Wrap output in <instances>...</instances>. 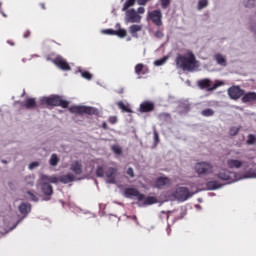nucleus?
Segmentation results:
<instances>
[{"instance_id":"nucleus-1","label":"nucleus","mask_w":256,"mask_h":256,"mask_svg":"<svg viewBox=\"0 0 256 256\" xmlns=\"http://www.w3.org/2000/svg\"><path fill=\"white\" fill-rule=\"evenodd\" d=\"M176 68L182 71H195L197 69V58L193 52H189L186 56L179 54L176 59Z\"/></svg>"},{"instance_id":"nucleus-2","label":"nucleus","mask_w":256,"mask_h":256,"mask_svg":"<svg viewBox=\"0 0 256 256\" xmlns=\"http://www.w3.org/2000/svg\"><path fill=\"white\" fill-rule=\"evenodd\" d=\"M124 195L128 198L137 197L138 201H144L143 205H155V203H157V198L153 196H148L145 198V194H141V192L135 188H127Z\"/></svg>"},{"instance_id":"nucleus-3","label":"nucleus","mask_w":256,"mask_h":256,"mask_svg":"<svg viewBox=\"0 0 256 256\" xmlns=\"http://www.w3.org/2000/svg\"><path fill=\"white\" fill-rule=\"evenodd\" d=\"M41 104L48 105L49 107H62V109H67V107H69V101L64 100L61 96L58 95L43 97L41 99Z\"/></svg>"},{"instance_id":"nucleus-4","label":"nucleus","mask_w":256,"mask_h":256,"mask_svg":"<svg viewBox=\"0 0 256 256\" xmlns=\"http://www.w3.org/2000/svg\"><path fill=\"white\" fill-rule=\"evenodd\" d=\"M145 14V8L139 7L137 10L135 8H130L125 10V21L126 23H141L143 17L141 15Z\"/></svg>"},{"instance_id":"nucleus-5","label":"nucleus","mask_w":256,"mask_h":256,"mask_svg":"<svg viewBox=\"0 0 256 256\" xmlns=\"http://www.w3.org/2000/svg\"><path fill=\"white\" fill-rule=\"evenodd\" d=\"M69 111L74 115H97V109L91 106H71Z\"/></svg>"},{"instance_id":"nucleus-6","label":"nucleus","mask_w":256,"mask_h":256,"mask_svg":"<svg viewBox=\"0 0 256 256\" xmlns=\"http://www.w3.org/2000/svg\"><path fill=\"white\" fill-rule=\"evenodd\" d=\"M194 171L201 177L202 175L207 176L213 173V164L209 162H198L194 166Z\"/></svg>"},{"instance_id":"nucleus-7","label":"nucleus","mask_w":256,"mask_h":256,"mask_svg":"<svg viewBox=\"0 0 256 256\" xmlns=\"http://www.w3.org/2000/svg\"><path fill=\"white\" fill-rule=\"evenodd\" d=\"M224 85L222 81L217 80L213 85H211V79L204 78L201 80H198L197 86L199 89H206V91H215V89H218V87H221Z\"/></svg>"},{"instance_id":"nucleus-8","label":"nucleus","mask_w":256,"mask_h":256,"mask_svg":"<svg viewBox=\"0 0 256 256\" xmlns=\"http://www.w3.org/2000/svg\"><path fill=\"white\" fill-rule=\"evenodd\" d=\"M149 19L156 25V27H162L163 26V13H161V10H154L148 13Z\"/></svg>"},{"instance_id":"nucleus-9","label":"nucleus","mask_w":256,"mask_h":256,"mask_svg":"<svg viewBox=\"0 0 256 256\" xmlns=\"http://www.w3.org/2000/svg\"><path fill=\"white\" fill-rule=\"evenodd\" d=\"M228 95L230 99L237 101V99H241L245 95V90L241 89L239 86H232L228 89Z\"/></svg>"},{"instance_id":"nucleus-10","label":"nucleus","mask_w":256,"mask_h":256,"mask_svg":"<svg viewBox=\"0 0 256 256\" xmlns=\"http://www.w3.org/2000/svg\"><path fill=\"white\" fill-rule=\"evenodd\" d=\"M174 197L178 201H187V199L191 197V192L188 190L187 187H179L178 189H176Z\"/></svg>"},{"instance_id":"nucleus-11","label":"nucleus","mask_w":256,"mask_h":256,"mask_svg":"<svg viewBox=\"0 0 256 256\" xmlns=\"http://www.w3.org/2000/svg\"><path fill=\"white\" fill-rule=\"evenodd\" d=\"M218 179L221 181H227V183H235L237 179L235 178V173L230 172L229 170H222L217 174Z\"/></svg>"},{"instance_id":"nucleus-12","label":"nucleus","mask_w":256,"mask_h":256,"mask_svg":"<svg viewBox=\"0 0 256 256\" xmlns=\"http://www.w3.org/2000/svg\"><path fill=\"white\" fill-rule=\"evenodd\" d=\"M41 191L45 196L44 201H50L51 195H53V186L48 182H43L41 184Z\"/></svg>"},{"instance_id":"nucleus-13","label":"nucleus","mask_w":256,"mask_h":256,"mask_svg":"<svg viewBox=\"0 0 256 256\" xmlns=\"http://www.w3.org/2000/svg\"><path fill=\"white\" fill-rule=\"evenodd\" d=\"M139 113H152L155 111V103L152 101H144L138 108Z\"/></svg>"},{"instance_id":"nucleus-14","label":"nucleus","mask_w":256,"mask_h":256,"mask_svg":"<svg viewBox=\"0 0 256 256\" xmlns=\"http://www.w3.org/2000/svg\"><path fill=\"white\" fill-rule=\"evenodd\" d=\"M53 63H54V65L58 66L59 69H62V71H71V66L62 57H56L53 60Z\"/></svg>"},{"instance_id":"nucleus-15","label":"nucleus","mask_w":256,"mask_h":256,"mask_svg":"<svg viewBox=\"0 0 256 256\" xmlns=\"http://www.w3.org/2000/svg\"><path fill=\"white\" fill-rule=\"evenodd\" d=\"M70 171L74 173V175H82L83 174V164L79 160H75L70 164Z\"/></svg>"},{"instance_id":"nucleus-16","label":"nucleus","mask_w":256,"mask_h":256,"mask_svg":"<svg viewBox=\"0 0 256 256\" xmlns=\"http://www.w3.org/2000/svg\"><path fill=\"white\" fill-rule=\"evenodd\" d=\"M135 73L138 75V79H141L143 75H147V73H149V68L145 66V64L139 63L135 66Z\"/></svg>"},{"instance_id":"nucleus-17","label":"nucleus","mask_w":256,"mask_h":256,"mask_svg":"<svg viewBox=\"0 0 256 256\" xmlns=\"http://www.w3.org/2000/svg\"><path fill=\"white\" fill-rule=\"evenodd\" d=\"M115 175H117V168H108L106 171L107 183H115Z\"/></svg>"},{"instance_id":"nucleus-18","label":"nucleus","mask_w":256,"mask_h":256,"mask_svg":"<svg viewBox=\"0 0 256 256\" xmlns=\"http://www.w3.org/2000/svg\"><path fill=\"white\" fill-rule=\"evenodd\" d=\"M244 162L241 160L229 159L227 161V165L230 169H241L243 167Z\"/></svg>"},{"instance_id":"nucleus-19","label":"nucleus","mask_w":256,"mask_h":256,"mask_svg":"<svg viewBox=\"0 0 256 256\" xmlns=\"http://www.w3.org/2000/svg\"><path fill=\"white\" fill-rule=\"evenodd\" d=\"M60 183L67 185V183H73L75 181V175L68 173L59 177Z\"/></svg>"},{"instance_id":"nucleus-20","label":"nucleus","mask_w":256,"mask_h":256,"mask_svg":"<svg viewBox=\"0 0 256 256\" xmlns=\"http://www.w3.org/2000/svg\"><path fill=\"white\" fill-rule=\"evenodd\" d=\"M256 101V93L255 92H248L242 95V103H251Z\"/></svg>"},{"instance_id":"nucleus-21","label":"nucleus","mask_w":256,"mask_h":256,"mask_svg":"<svg viewBox=\"0 0 256 256\" xmlns=\"http://www.w3.org/2000/svg\"><path fill=\"white\" fill-rule=\"evenodd\" d=\"M206 187L209 191H215V189H221V187H223V185H221V183H219L218 181H209L206 183Z\"/></svg>"},{"instance_id":"nucleus-22","label":"nucleus","mask_w":256,"mask_h":256,"mask_svg":"<svg viewBox=\"0 0 256 256\" xmlns=\"http://www.w3.org/2000/svg\"><path fill=\"white\" fill-rule=\"evenodd\" d=\"M214 59L218 65H221V67H227V59L222 54H215Z\"/></svg>"},{"instance_id":"nucleus-23","label":"nucleus","mask_w":256,"mask_h":256,"mask_svg":"<svg viewBox=\"0 0 256 256\" xmlns=\"http://www.w3.org/2000/svg\"><path fill=\"white\" fill-rule=\"evenodd\" d=\"M116 29L117 30H115V35L117 37H120L121 39H123L124 37H127V30L121 28V24L117 23Z\"/></svg>"},{"instance_id":"nucleus-24","label":"nucleus","mask_w":256,"mask_h":256,"mask_svg":"<svg viewBox=\"0 0 256 256\" xmlns=\"http://www.w3.org/2000/svg\"><path fill=\"white\" fill-rule=\"evenodd\" d=\"M167 183H169V178L159 177L155 181V187H157L158 189H161V187H165V185H167Z\"/></svg>"},{"instance_id":"nucleus-25","label":"nucleus","mask_w":256,"mask_h":256,"mask_svg":"<svg viewBox=\"0 0 256 256\" xmlns=\"http://www.w3.org/2000/svg\"><path fill=\"white\" fill-rule=\"evenodd\" d=\"M244 177L246 179H253L256 177V164H252V167L245 172Z\"/></svg>"},{"instance_id":"nucleus-26","label":"nucleus","mask_w":256,"mask_h":256,"mask_svg":"<svg viewBox=\"0 0 256 256\" xmlns=\"http://www.w3.org/2000/svg\"><path fill=\"white\" fill-rule=\"evenodd\" d=\"M143 29V26L139 24H133L129 27V32L132 34V37H137V33Z\"/></svg>"},{"instance_id":"nucleus-27","label":"nucleus","mask_w":256,"mask_h":256,"mask_svg":"<svg viewBox=\"0 0 256 256\" xmlns=\"http://www.w3.org/2000/svg\"><path fill=\"white\" fill-rule=\"evenodd\" d=\"M24 107L26 109H35V107H37V101H35V98H28L26 99Z\"/></svg>"},{"instance_id":"nucleus-28","label":"nucleus","mask_w":256,"mask_h":256,"mask_svg":"<svg viewBox=\"0 0 256 256\" xmlns=\"http://www.w3.org/2000/svg\"><path fill=\"white\" fill-rule=\"evenodd\" d=\"M42 181H47L48 183H59V177L57 176H47V175H42L41 176Z\"/></svg>"},{"instance_id":"nucleus-29","label":"nucleus","mask_w":256,"mask_h":256,"mask_svg":"<svg viewBox=\"0 0 256 256\" xmlns=\"http://www.w3.org/2000/svg\"><path fill=\"white\" fill-rule=\"evenodd\" d=\"M19 211L22 215H28L29 211H31V206L27 203H22L19 206Z\"/></svg>"},{"instance_id":"nucleus-30","label":"nucleus","mask_w":256,"mask_h":256,"mask_svg":"<svg viewBox=\"0 0 256 256\" xmlns=\"http://www.w3.org/2000/svg\"><path fill=\"white\" fill-rule=\"evenodd\" d=\"M135 2L139 4V0H126L123 5L122 11H129V7H133L135 5Z\"/></svg>"},{"instance_id":"nucleus-31","label":"nucleus","mask_w":256,"mask_h":256,"mask_svg":"<svg viewBox=\"0 0 256 256\" xmlns=\"http://www.w3.org/2000/svg\"><path fill=\"white\" fill-rule=\"evenodd\" d=\"M49 163L51 167H57V165H59V156H57V154H52Z\"/></svg>"},{"instance_id":"nucleus-32","label":"nucleus","mask_w":256,"mask_h":256,"mask_svg":"<svg viewBox=\"0 0 256 256\" xmlns=\"http://www.w3.org/2000/svg\"><path fill=\"white\" fill-rule=\"evenodd\" d=\"M118 107L119 109H121V111H123V113H133V110H131V108L125 105L123 101L118 102Z\"/></svg>"},{"instance_id":"nucleus-33","label":"nucleus","mask_w":256,"mask_h":256,"mask_svg":"<svg viewBox=\"0 0 256 256\" xmlns=\"http://www.w3.org/2000/svg\"><path fill=\"white\" fill-rule=\"evenodd\" d=\"M158 119H159V121H164V122L170 121L171 114L162 112V113L158 114Z\"/></svg>"},{"instance_id":"nucleus-34","label":"nucleus","mask_w":256,"mask_h":256,"mask_svg":"<svg viewBox=\"0 0 256 256\" xmlns=\"http://www.w3.org/2000/svg\"><path fill=\"white\" fill-rule=\"evenodd\" d=\"M201 115H203V117H213L215 115V111L211 108H207L202 110Z\"/></svg>"},{"instance_id":"nucleus-35","label":"nucleus","mask_w":256,"mask_h":256,"mask_svg":"<svg viewBox=\"0 0 256 256\" xmlns=\"http://www.w3.org/2000/svg\"><path fill=\"white\" fill-rule=\"evenodd\" d=\"M168 59L169 58L167 56H164L163 58L156 60L154 65H156V67H161V65H165V63H167Z\"/></svg>"},{"instance_id":"nucleus-36","label":"nucleus","mask_w":256,"mask_h":256,"mask_svg":"<svg viewBox=\"0 0 256 256\" xmlns=\"http://www.w3.org/2000/svg\"><path fill=\"white\" fill-rule=\"evenodd\" d=\"M240 130H241V127L232 126L229 129V135H231L232 137H235V135H237V133H239Z\"/></svg>"},{"instance_id":"nucleus-37","label":"nucleus","mask_w":256,"mask_h":256,"mask_svg":"<svg viewBox=\"0 0 256 256\" xmlns=\"http://www.w3.org/2000/svg\"><path fill=\"white\" fill-rule=\"evenodd\" d=\"M207 5H209L208 0H199V2H198L199 11H201V9H205V7H207Z\"/></svg>"},{"instance_id":"nucleus-38","label":"nucleus","mask_w":256,"mask_h":256,"mask_svg":"<svg viewBox=\"0 0 256 256\" xmlns=\"http://www.w3.org/2000/svg\"><path fill=\"white\" fill-rule=\"evenodd\" d=\"M105 176V170L102 166H98L96 169V177H104Z\"/></svg>"},{"instance_id":"nucleus-39","label":"nucleus","mask_w":256,"mask_h":256,"mask_svg":"<svg viewBox=\"0 0 256 256\" xmlns=\"http://www.w3.org/2000/svg\"><path fill=\"white\" fill-rule=\"evenodd\" d=\"M81 76L84 79H87L88 81H91V79H93V75L91 73H89V71H83L81 72Z\"/></svg>"},{"instance_id":"nucleus-40","label":"nucleus","mask_w":256,"mask_h":256,"mask_svg":"<svg viewBox=\"0 0 256 256\" xmlns=\"http://www.w3.org/2000/svg\"><path fill=\"white\" fill-rule=\"evenodd\" d=\"M112 151L115 153V155H122L123 150L119 146H112Z\"/></svg>"},{"instance_id":"nucleus-41","label":"nucleus","mask_w":256,"mask_h":256,"mask_svg":"<svg viewBox=\"0 0 256 256\" xmlns=\"http://www.w3.org/2000/svg\"><path fill=\"white\" fill-rule=\"evenodd\" d=\"M171 5V0H161V7L162 9H167Z\"/></svg>"},{"instance_id":"nucleus-42","label":"nucleus","mask_w":256,"mask_h":256,"mask_svg":"<svg viewBox=\"0 0 256 256\" xmlns=\"http://www.w3.org/2000/svg\"><path fill=\"white\" fill-rule=\"evenodd\" d=\"M255 141H256L255 135L250 134L247 140L248 145H254Z\"/></svg>"},{"instance_id":"nucleus-43","label":"nucleus","mask_w":256,"mask_h":256,"mask_svg":"<svg viewBox=\"0 0 256 256\" xmlns=\"http://www.w3.org/2000/svg\"><path fill=\"white\" fill-rule=\"evenodd\" d=\"M170 213H172V212L162 211L160 214V219H166L167 221H169Z\"/></svg>"},{"instance_id":"nucleus-44","label":"nucleus","mask_w":256,"mask_h":256,"mask_svg":"<svg viewBox=\"0 0 256 256\" xmlns=\"http://www.w3.org/2000/svg\"><path fill=\"white\" fill-rule=\"evenodd\" d=\"M154 36L156 37V39H163V37H165V34L163 33V31L157 30Z\"/></svg>"},{"instance_id":"nucleus-45","label":"nucleus","mask_w":256,"mask_h":256,"mask_svg":"<svg viewBox=\"0 0 256 256\" xmlns=\"http://www.w3.org/2000/svg\"><path fill=\"white\" fill-rule=\"evenodd\" d=\"M159 144V133L157 131H154V145Z\"/></svg>"},{"instance_id":"nucleus-46","label":"nucleus","mask_w":256,"mask_h":256,"mask_svg":"<svg viewBox=\"0 0 256 256\" xmlns=\"http://www.w3.org/2000/svg\"><path fill=\"white\" fill-rule=\"evenodd\" d=\"M256 0H248L246 3V7H255Z\"/></svg>"},{"instance_id":"nucleus-47","label":"nucleus","mask_w":256,"mask_h":256,"mask_svg":"<svg viewBox=\"0 0 256 256\" xmlns=\"http://www.w3.org/2000/svg\"><path fill=\"white\" fill-rule=\"evenodd\" d=\"M109 123H111V125H115V123H117V116H111L108 119Z\"/></svg>"},{"instance_id":"nucleus-48","label":"nucleus","mask_w":256,"mask_h":256,"mask_svg":"<svg viewBox=\"0 0 256 256\" xmlns=\"http://www.w3.org/2000/svg\"><path fill=\"white\" fill-rule=\"evenodd\" d=\"M127 175H129V177H135V172L133 171V168H128L127 170Z\"/></svg>"},{"instance_id":"nucleus-49","label":"nucleus","mask_w":256,"mask_h":256,"mask_svg":"<svg viewBox=\"0 0 256 256\" xmlns=\"http://www.w3.org/2000/svg\"><path fill=\"white\" fill-rule=\"evenodd\" d=\"M104 33H106V35H115V30H113V29H106V30H104Z\"/></svg>"},{"instance_id":"nucleus-50","label":"nucleus","mask_w":256,"mask_h":256,"mask_svg":"<svg viewBox=\"0 0 256 256\" xmlns=\"http://www.w3.org/2000/svg\"><path fill=\"white\" fill-rule=\"evenodd\" d=\"M35 167H39V162H32L29 165V169H35Z\"/></svg>"},{"instance_id":"nucleus-51","label":"nucleus","mask_w":256,"mask_h":256,"mask_svg":"<svg viewBox=\"0 0 256 256\" xmlns=\"http://www.w3.org/2000/svg\"><path fill=\"white\" fill-rule=\"evenodd\" d=\"M28 195L30 196L32 201H38L37 196H35V194L28 192Z\"/></svg>"},{"instance_id":"nucleus-52","label":"nucleus","mask_w":256,"mask_h":256,"mask_svg":"<svg viewBox=\"0 0 256 256\" xmlns=\"http://www.w3.org/2000/svg\"><path fill=\"white\" fill-rule=\"evenodd\" d=\"M149 3V0H138V5H147Z\"/></svg>"},{"instance_id":"nucleus-53","label":"nucleus","mask_w":256,"mask_h":256,"mask_svg":"<svg viewBox=\"0 0 256 256\" xmlns=\"http://www.w3.org/2000/svg\"><path fill=\"white\" fill-rule=\"evenodd\" d=\"M24 39H27L28 37H31V31L27 30L24 35H23Z\"/></svg>"},{"instance_id":"nucleus-54","label":"nucleus","mask_w":256,"mask_h":256,"mask_svg":"<svg viewBox=\"0 0 256 256\" xmlns=\"http://www.w3.org/2000/svg\"><path fill=\"white\" fill-rule=\"evenodd\" d=\"M102 128L107 131V129H109V126L107 125V122H103L102 123Z\"/></svg>"},{"instance_id":"nucleus-55","label":"nucleus","mask_w":256,"mask_h":256,"mask_svg":"<svg viewBox=\"0 0 256 256\" xmlns=\"http://www.w3.org/2000/svg\"><path fill=\"white\" fill-rule=\"evenodd\" d=\"M185 217V210L180 211V219H183Z\"/></svg>"},{"instance_id":"nucleus-56","label":"nucleus","mask_w":256,"mask_h":256,"mask_svg":"<svg viewBox=\"0 0 256 256\" xmlns=\"http://www.w3.org/2000/svg\"><path fill=\"white\" fill-rule=\"evenodd\" d=\"M40 7H41V9H45V4H44V3H41V4H40Z\"/></svg>"},{"instance_id":"nucleus-57","label":"nucleus","mask_w":256,"mask_h":256,"mask_svg":"<svg viewBox=\"0 0 256 256\" xmlns=\"http://www.w3.org/2000/svg\"><path fill=\"white\" fill-rule=\"evenodd\" d=\"M3 17H7V14H5V12H1Z\"/></svg>"},{"instance_id":"nucleus-58","label":"nucleus","mask_w":256,"mask_h":256,"mask_svg":"<svg viewBox=\"0 0 256 256\" xmlns=\"http://www.w3.org/2000/svg\"><path fill=\"white\" fill-rule=\"evenodd\" d=\"M2 163H7V161H5V160H2Z\"/></svg>"},{"instance_id":"nucleus-59","label":"nucleus","mask_w":256,"mask_h":256,"mask_svg":"<svg viewBox=\"0 0 256 256\" xmlns=\"http://www.w3.org/2000/svg\"><path fill=\"white\" fill-rule=\"evenodd\" d=\"M30 185L33 186V182H30Z\"/></svg>"},{"instance_id":"nucleus-60","label":"nucleus","mask_w":256,"mask_h":256,"mask_svg":"<svg viewBox=\"0 0 256 256\" xmlns=\"http://www.w3.org/2000/svg\"><path fill=\"white\" fill-rule=\"evenodd\" d=\"M119 93H123V90H122V91H120Z\"/></svg>"},{"instance_id":"nucleus-61","label":"nucleus","mask_w":256,"mask_h":256,"mask_svg":"<svg viewBox=\"0 0 256 256\" xmlns=\"http://www.w3.org/2000/svg\"><path fill=\"white\" fill-rule=\"evenodd\" d=\"M0 7H1V3H0Z\"/></svg>"}]
</instances>
